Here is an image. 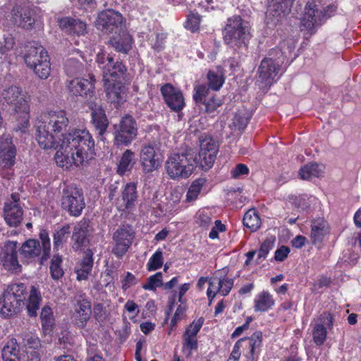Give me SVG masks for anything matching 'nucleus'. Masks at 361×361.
<instances>
[{
    "label": "nucleus",
    "mask_w": 361,
    "mask_h": 361,
    "mask_svg": "<svg viewBox=\"0 0 361 361\" xmlns=\"http://www.w3.org/2000/svg\"><path fill=\"white\" fill-rule=\"evenodd\" d=\"M336 7L334 5H329L319 11L313 0L307 1L300 23L302 29L312 33L314 28L330 18L336 12Z\"/></svg>",
    "instance_id": "0eeeda50"
},
{
    "label": "nucleus",
    "mask_w": 361,
    "mask_h": 361,
    "mask_svg": "<svg viewBox=\"0 0 361 361\" xmlns=\"http://www.w3.org/2000/svg\"><path fill=\"white\" fill-rule=\"evenodd\" d=\"M293 0H269L265 21L270 26L281 22L291 11Z\"/></svg>",
    "instance_id": "9d476101"
},
{
    "label": "nucleus",
    "mask_w": 361,
    "mask_h": 361,
    "mask_svg": "<svg viewBox=\"0 0 361 361\" xmlns=\"http://www.w3.org/2000/svg\"><path fill=\"white\" fill-rule=\"evenodd\" d=\"M248 343V350L245 356L251 360L258 357L262 346L263 335L260 331L254 332L250 337H245Z\"/></svg>",
    "instance_id": "473e14b6"
},
{
    "label": "nucleus",
    "mask_w": 361,
    "mask_h": 361,
    "mask_svg": "<svg viewBox=\"0 0 361 361\" xmlns=\"http://www.w3.org/2000/svg\"><path fill=\"white\" fill-rule=\"evenodd\" d=\"M137 198V185L128 183L123 187L121 196L115 203L116 207L120 212H130L135 208Z\"/></svg>",
    "instance_id": "6ab92c4d"
},
{
    "label": "nucleus",
    "mask_w": 361,
    "mask_h": 361,
    "mask_svg": "<svg viewBox=\"0 0 361 361\" xmlns=\"http://www.w3.org/2000/svg\"><path fill=\"white\" fill-rule=\"evenodd\" d=\"M123 21L121 13L114 10H106L98 15L96 25L104 32H116V30L121 27Z\"/></svg>",
    "instance_id": "f3484780"
},
{
    "label": "nucleus",
    "mask_w": 361,
    "mask_h": 361,
    "mask_svg": "<svg viewBox=\"0 0 361 361\" xmlns=\"http://www.w3.org/2000/svg\"><path fill=\"white\" fill-rule=\"evenodd\" d=\"M207 87L209 90L218 91L223 86L225 79L221 72L218 71H209L207 75Z\"/></svg>",
    "instance_id": "ea45409f"
},
{
    "label": "nucleus",
    "mask_w": 361,
    "mask_h": 361,
    "mask_svg": "<svg viewBox=\"0 0 361 361\" xmlns=\"http://www.w3.org/2000/svg\"><path fill=\"white\" fill-rule=\"evenodd\" d=\"M135 164V153L130 149H126L117 164L116 172L120 176L130 172Z\"/></svg>",
    "instance_id": "c9c22d12"
},
{
    "label": "nucleus",
    "mask_w": 361,
    "mask_h": 361,
    "mask_svg": "<svg viewBox=\"0 0 361 361\" xmlns=\"http://www.w3.org/2000/svg\"><path fill=\"white\" fill-rule=\"evenodd\" d=\"M219 278L218 277H214L209 281L207 295L210 301L214 298L217 293L220 294L221 287H219Z\"/></svg>",
    "instance_id": "13d9d810"
},
{
    "label": "nucleus",
    "mask_w": 361,
    "mask_h": 361,
    "mask_svg": "<svg viewBox=\"0 0 361 361\" xmlns=\"http://www.w3.org/2000/svg\"><path fill=\"white\" fill-rule=\"evenodd\" d=\"M70 234V226L66 224L60 229L56 231L54 234V247L58 250L63 243H65Z\"/></svg>",
    "instance_id": "49530a36"
},
{
    "label": "nucleus",
    "mask_w": 361,
    "mask_h": 361,
    "mask_svg": "<svg viewBox=\"0 0 361 361\" xmlns=\"http://www.w3.org/2000/svg\"><path fill=\"white\" fill-rule=\"evenodd\" d=\"M18 246L16 242L8 243L1 255L4 267L8 271H18L20 267L17 258Z\"/></svg>",
    "instance_id": "b1692460"
},
{
    "label": "nucleus",
    "mask_w": 361,
    "mask_h": 361,
    "mask_svg": "<svg viewBox=\"0 0 361 361\" xmlns=\"http://www.w3.org/2000/svg\"><path fill=\"white\" fill-rule=\"evenodd\" d=\"M166 105L171 110L180 112L185 106L182 92L170 83H166L160 89Z\"/></svg>",
    "instance_id": "aec40b11"
},
{
    "label": "nucleus",
    "mask_w": 361,
    "mask_h": 361,
    "mask_svg": "<svg viewBox=\"0 0 361 361\" xmlns=\"http://www.w3.org/2000/svg\"><path fill=\"white\" fill-rule=\"evenodd\" d=\"M166 36L163 33H157L149 37L150 44L152 48L157 51H160L164 47Z\"/></svg>",
    "instance_id": "e2e57ef3"
},
{
    "label": "nucleus",
    "mask_w": 361,
    "mask_h": 361,
    "mask_svg": "<svg viewBox=\"0 0 361 361\" xmlns=\"http://www.w3.org/2000/svg\"><path fill=\"white\" fill-rule=\"evenodd\" d=\"M249 122V118L240 114H236L233 120V124L238 130H243L246 128Z\"/></svg>",
    "instance_id": "338daca9"
},
{
    "label": "nucleus",
    "mask_w": 361,
    "mask_h": 361,
    "mask_svg": "<svg viewBox=\"0 0 361 361\" xmlns=\"http://www.w3.org/2000/svg\"><path fill=\"white\" fill-rule=\"evenodd\" d=\"M69 119L65 111H53L40 115L35 123V138L44 149H58L56 164L69 169L79 166L93 156L94 141L86 129L68 131Z\"/></svg>",
    "instance_id": "f257e3e1"
},
{
    "label": "nucleus",
    "mask_w": 361,
    "mask_h": 361,
    "mask_svg": "<svg viewBox=\"0 0 361 361\" xmlns=\"http://www.w3.org/2000/svg\"><path fill=\"white\" fill-rule=\"evenodd\" d=\"M107 99L116 105H121L126 101V87L120 81L104 82Z\"/></svg>",
    "instance_id": "393cba45"
},
{
    "label": "nucleus",
    "mask_w": 361,
    "mask_h": 361,
    "mask_svg": "<svg viewBox=\"0 0 361 361\" xmlns=\"http://www.w3.org/2000/svg\"><path fill=\"white\" fill-rule=\"evenodd\" d=\"M243 224L252 232H255L261 226V219L255 209H250L245 214Z\"/></svg>",
    "instance_id": "79ce46f5"
},
{
    "label": "nucleus",
    "mask_w": 361,
    "mask_h": 361,
    "mask_svg": "<svg viewBox=\"0 0 361 361\" xmlns=\"http://www.w3.org/2000/svg\"><path fill=\"white\" fill-rule=\"evenodd\" d=\"M1 97L20 119L18 129L25 131L30 126L29 98L20 87L13 85L4 88Z\"/></svg>",
    "instance_id": "f03ea898"
},
{
    "label": "nucleus",
    "mask_w": 361,
    "mask_h": 361,
    "mask_svg": "<svg viewBox=\"0 0 361 361\" xmlns=\"http://www.w3.org/2000/svg\"><path fill=\"white\" fill-rule=\"evenodd\" d=\"M334 314L330 312H323L317 319L316 324H322L323 326H326L331 329L334 326Z\"/></svg>",
    "instance_id": "bf43d9fd"
},
{
    "label": "nucleus",
    "mask_w": 361,
    "mask_h": 361,
    "mask_svg": "<svg viewBox=\"0 0 361 361\" xmlns=\"http://www.w3.org/2000/svg\"><path fill=\"white\" fill-rule=\"evenodd\" d=\"M140 161L145 173H152L161 166V155L154 143L144 145L140 152Z\"/></svg>",
    "instance_id": "9b49d317"
},
{
    "label": "nucleus",
    "mask_w": 361,
    "mask_h": 361,
    "mask_svg": "<svg viewBox=\"0 0 361 361\" xmlns=\"http://www.w3.org/2000/svg\"><path fill=\"white\" fill-rule=\"evenodd\" d=\"M41 300L42 298L39 291H38L35 287L32 286L27 305L28 314L30 317L37 315V311L39 309Z\"/></svg>",
    "instance_id": "a19ab883"
},
{
    "label": "nucleus",
    "mask_w": 361,
    "mask_h": 361,
    "mask_svg": "<svg viewBox=\"0 0 361 361\" xmlns=\"http://www.w3.org/2000/svg\"><path fill=\"white\" fill-rule=\"evenodd\" d=\"M164 263L163 252L158 249L149 259L147 263V269L149 271L161 268Z\"/></svg>",
    "instance_id": "3c124183"
},
{
    "label": "nucleus",
    "mask_w": 361,
    "mask_h": 361,
    "mask_svg": "<svg viewBox=\"0 0 361 361\" xmlns=\"http://www.w3.org/2000/svg\"><path fill=\"white\" fill-rule=\"evenodd\" d=\"M200 21V16L197 13L192 12L188 16L185 27L194 32L199 29Z\"/></svg>",
    "instance_id": "5fc2aeb1"
},
{
    "label": "nucleus",
    "mask_w": 361,
    "mask_h": 361,
    "mask_svg": "<svg viewBox=\"0 0 361 361\" xmlns=\"http://www.w3.org/2000/svg\"><path fill=\"white\" fill-rule=\"evenodd\" d=\"M25 292L26 286L23 283L7 286L0 296V314L4 318L17 314L25 299Z\"/></svg>",
    "instance_id": "7ed1b4c3"
},
{
    "label": "nucleus",
    "mask_w": 361,
    "mask_h": 361,
    "mask_svg": "<svg viewBox=\"0 0 361 361\" xmlns=\"http://www.w3.org/2000/svg\"><path fill=\"white\" fill-rule=\"evenodd\" d=\"M275 304V300L267 290H263L257 293L254 298L253 308L255 312H265L272 308Z\"/></svg>",
    "instance_id": "72a5a7b5"
},
{
    "label": "nucleus",
    "mask_w": 361,
    "mask_h": 361,
    "mask_svg": "<svg viewBox=\"0 0 361 361\" xmlns=\"http://www.w3.org/2000/svg\"><path fill=\"white\" fill-rule=\"evenodd\" d=\"M135 233L129 225H122L113 234L114 246L112 253L117 257H123L130 247Z\"/></svg>",
    "instance_id": "f8f14e48"
},
{
    "label": "nucleus",
    "mask_w": 361,
    "mask_h": 361,
    "mask_svg": "<svg viewBox=\"0 0 361 361\" xmlns=\"http://www.w3.org/2000/svg\"><path fill=\"white\" fill-rule=\"evenodd\" d=\"M93 252L87 250L82 259L78 262L75 267V272L78 281L86 280L93 266Z\"/></svg>",
    "instance_id": "7c9ffc66"
},
{
    "label": "nucleus",
    "mask_w": 361,
    "mask_h": 361,
    "mask_svg": "<svg viewBox=\"0 0 361 361\" xmlns=\"http://www.w3.org/2000/svg\"><path fill=\"white\" fill-rule=\"evenodd\" d=\"M219 287H221L220 295L226 296L230 293L231 290L232 289L234 281L233 279L223 277L219 278Z\"/></svg>",
    "instance_id": "680f3d73"
},
{
    "label": "nucleus",
    "mask_w": 361,
    "mask_h": 361,
    "mask_svg": "<svg viewBox=\"0 0 361 361\" xmlns=\"http://www.w3.org/2000/svg\"><path fill=\"white\" fill-rule=\"evenodd\" d=\"M329 233V224L324 219L319 218L312 221L310 238L312 244H321Z\"/></svg>",
    "instance_id": "c85d7f7f"
},
{
    "label": "nucleus",
    "mask_w": 361,
    "mask_h": 361,
    "mask_svg": "<svg viewBox=\"0 0 361 361\" xmlns=\"http://www.w3.org/2000/svg\"><path fill=\"white\" fill-rule=\"evenodd\" d=\"M40 242L35 239L26 240L21 246L20 254L27 260H38L43 264L49 257L51 251V242L49 233L45 229H41L39 233Z\"/></svg>",
    "instance_id": "20e7f679"
},
{
    "label": "nucleus",
    "mask_w": 361,
    "mask_h": 361,
    "mask_svg": "<svg viewBox=\"0 0 361 361\" xmlns=\"http://www.w3.org/2000/svg\"><path fill=\"white\" fill-rule=\"evenodd\" d=\"M296 45V42L294 39L290 38L283 40L279 44V47L273 50L271 54H273L274 52H277L278 49L280 51V55L278 57H280L283 62V59L290 56V54L294 51Z\"/></svg>",
    "instance_id": "c03bdc74"
},
{
    "label": "nucleus",
    "mask_w": 361,
    "mask_h": 361,
    "mask_svg": "<svg viewBox=\"0 0 361 361\" xmlns=\"http://www.w3.org/2000/svg\"><path fill=\"white\" fill-rule=\"evenodd\" d=\"M16 150L9 135L0 137V166L10 169L15 164Z\"/></svg>",
    "instance_id": "5701e85b"
},
{
    "label": "nucleus",
    "mask_w": 361,
    "mask_h": 361,
    "mask_svg": "<svg viewBox=\"0 0 361 361\" xmlns=\"http://www.w3.org/2000/svg\"><path fill=\"white\" fill-rule=\"evenodd\" d=\"M87 227L86 221H80L75 226L72 235L74 250H79L84 245L87 235Z\"/></svg>",
    "instance_id": "e433bc0d"
},
{
    "label": "nucleus",
    "mask_w": 361,
    "mask_h": 361,
    "mask_svg": "<svg viewBox=\"0 0 361 361\" xmlns=\"http://www.w3.org/2000/svg\"><path fill=\"white\" fill-rule=\"evenodd\" d=\"M40 318L43 331L44 333H49L54 324V317L51 307L44 306L42 309Z\"/></svg>",
    "instance_id": "37998d69"
},
{
    "label": "nucleus",
    "mask_w": 361,
    "mask_h": 361,
    "mask_svg": "<svg viewBox=\"0 0 361 361\" xmlns=\"http://www.w3.org/2000/svg\"><path fill=\"white\" fill-rule=\"evenodd\" d=\"M61 204L71 216H80L85 205L82 190L73 186L64 188Z\"/></svg>",
    "instance_id": "6e6552de"
},
{
    "label": "nucleus",
    "mask_w": 361,
    "mask_h": 361,
    "mask_svg": "<svg viewBox=\"0 0 361 361\" xmlns=\"http://www.w3.org/2000/svg\"><path fill=\"white\" fill-rule=\"evenodd\" d=\"M14 37L11 34L4 35V41L1 42L0 51L2 54L12 49L15 45Z\"/></svg>",
    "instance_id": "69168bd1"
},
{
    "label": "nucleus",
    "mask_w": 361,
    "mask_h": 361,
    "mask_svg": "<svg viewBox=\"0 0 361 361\" xmlns=\"http://www.w3.org/2000/svg\"><path fill=\"white\" fill-rule=\"evenodd\" d=\"M291 203L294 204L296 207L305 209L310 207L312 203L314 197L312 196H309L306 194L300 195L298 196H292L290 197Z\"/></svg>",
    "instance_id": "8fccbe9b"
},
{
    "label": "nucleus",
    "mask_w": 361,
    "mask_h": 361,
    "mask_svg": "<svg viewBox=\"0 0 361 361\" xmlns=\"http://www.w3.org/2000/svg\"><path fill=\"white\" fill-rule=\"evenodd\" d=\"M109 61L107 63V66H102L104 82L120 81L127 71L126 66L118 61H114L113 59Z\"/></svg>",
    "instance_id": "bb28decb"
},
{
    "label": "nucleus",
    "mask_w": 361,
    "mask_h": 361,
    "mask_svg": "<svg viewBox=\"0 0 361 361\" xmlns=\"http://www.w3.org/2000/svg\"><path fill=\"white\" fill-rule=\"evenodd\" d=\"M327 337V331L322 324H315L312 329L313 341L317 345L324 344Z\"/></svg>",
    "instance_id": "de8ad7c7"
},
{
    "label": "nucleus",
    "mask_w": 361,
    "mask_h": 361,
    "mask_svg": "<svg viewBox=\"0 0 361 361\" xmlns=\"http://www.w3.org/2000/svg\"><path fill=\"white\" fill-rule=\"evenodd\" d=\"M109 42L116 51L128 54L132 48L133 38L128 32H123L114 36Z\"/></svg>",
    "instance_id": "f704fd0d"
},
{
    "label": "nucleus",
    "mask_w": 361,
    "mask_h": 361,
    "mask_svg": "<svg viewBox=\"0 0 361 361\" xmlns=\"http://www.w3.org/2000/svg\"><path fill=\"white\" fill-rule=\"evenodd\" d=\"M162 285V274L157 272L147 279V283L143 284L142 288L145 290H154Z\"/></svg>",
    "instance_id": "864d4df0"
},
{
    "label": "nucleus",
    "mask_w": 361,
    "mask_h": 361,
    "mask_svg": "<svg viewBox=\"0 0 361 361\" xmlns=\"http://www.w3.org/2000/svg\"><path fill=\"white\" fill-rule=\"evenodd\" d=\"M282 63L280 57H277L276 59L265 58L262 61L257 73L259 79L264 87H270L278 78L277 75Z\"/></svg>",
    "instance_id": "ddd939ff"
},
{
    "label": "nucleus",
    "mask_w": 361,
    "mask_h": 361,
    "mask_svg": "<svg viewBox=\"0 0 361 361\" xmlns=\"http://www.w3.org/2000/svg\"><path fill=\"white\" fill-rule=\"evenodd\" d=\"M200 149L199 152L201 167L207 171L213 166L219 151V145L210 137L200 139Z\"/></svg>",
    "instance_id": "dca6fc26"
},
{
    "label": "nucleus",
    "mask_w": 361,
    "mask_h": 361,
    "mask_svg": "<svg viewBox=\"0 0 361 361\" xmlns=\"http://www.w3.org/2000/svg\"><path fill=\"white\" fill-rule=\"evenodd\" d=\"M49 58L47 51L41 45L30 46L25 56V61L28 67L36 66Z\"/></svg>",
    "instance_id": "2f4dec72"
},
{
    "label": "nucleus",
    "mask_w": 361,
    "mask_h": 361,
    "mask_svg": "<svg viewBox=\"0 0 361 361\" xmlns=\"http://www.w3.org/2000/svg\"><path fill=\"white\" fill-rule=\"evenodd\" d=\"M245 341H246V338H242L235 343L229 357L234 359V360H239L241 355L240 349L243 347V343Z\"/></svg>",
    "instance_id": "774afa93"
},
{
    "label": "nucleus",
    "mask_w": 361,
    "mask_h": 361,
    "mask_svg": "<svg viewBox=\"0 0 361 361\" xmlns=\"http://www.w3.org/2000/svg\"><path fill=\"white\" fill-rule=\"evenodd\" d=\"M324 166L316 163H310L304 166L299 172L300 178L309 180L313 177H320L324 173Z\"/></svg>",
    "instance_id": "58836bf2"
},
{
    "label": "nucleus",
    "mask_w": 361,
    "mask_h": 361,
    "mask_svg": "<svg viewBox=\"0 0 361 361\" xmlns=\"http://www.w3.org/2000/svg\"><path fill=\"white\" fill-rule=\"evenodd\" d=\"M11 14L15 23L24 28L30 29L35 23L31 11L27 7L16 5L12 9Z\"/></svg>",
    "instance_id": "c756f323"
},
{
    "label": "nucleus",
    "mask_w": 361,
    "mask_h": 361,
    "mask_svg": "<svg viewBox=\"0 0 361 361\" xmlns=\"http://www.w3.org/2000/svg\"><path fill=\"white\" fill-rule=\"evenodd\" d=\"M59 27L70 35H83L87 32V24L80 19L65 17L59 20Z\"/></svg>",
    "instance_id": "cd10ccee"
},
{
    "label": "nucleus",
    "mask_w": 361,
    "mask_h": 361,
    "mask_svg": "<svg viewBox=\"0 0 361 361\" xmlns=\"http://www.w3.org/2000/svg\"><path fill=\"white\" fill-rule=\"evenodd\" d=\"M31 68L33 69L34 72L39 78L47 79L50 75L51 71L49 58L44 59L43 62L38 63L36 66H32Z\"/></svg>",
    "instance_id": "603ef678"
},
{
    "label": "nucleus",
    "mask_w": 361,
    "mask_h": 361,
    "mask_svg": "<svg viewBox=\"0 0 361 361\" xmlns=\"http://www.w3.org/2000/svg\"><path fill=\"white\" fill-rule=\"evenodd\" d=\"M3 361H20V348L16 338L9 339L1 350Z\"/></svg>",
    "instance_id": "4c0bfd02"
},
{
    "label": "nucleus",
    "mask_w": 361,
    "mask_h": 361,
    "mask_svg": "<svg viewBox=\"0 0 361 361\" xmlns=\"http://www.w3.org/2000/svg\"><path fill=\"white\" fill-rule=\"evenodd\" d=\"M65 68L68 74L75 75L83 71V64L75 59H69L66 62Z\"/></svg>",
    "instance_id": "6e6d98bb"
},
{
    "label": "nucleus",
    "mask_w": 361,
    "mask_h": 361,
    "mask_svg": "<svg viewBox=\"0 0 361 361\" xmlns=\"http://www.w3.org/2000/svg\"><path fill=\"white\" fill-rule=\"evenodd\" d=\"M23 215V211L20 203V195L18 193H13L11 199L4 204V220L9 226L17 227L22 221Z\"/></svg>",
    "instance_id": "2eb2a0df"
},
{
    "label": "nucleus",
    "mask_w": 361,
    "mask_h": 361,
    "mask_svg": "<svg viewBox=\"0 0 361 361\" xmlns=\"http://www.w3.org/2000/svg\"><path fill=\"white\" fill-rule=\"evenodd\" d=\"M196 223L200 226L207 228L212 224L211 214L205 210L199 211L196 215Z\"/></svg>",
    "instance_id": "4d7b16f0"
},
{
    "label": "nucleus",
    "mask_w": 361,
    "mask_h": 361,
    "mask_svg": "<svg viewBox=\"0 0 361 361\" xmlns=\"http://www.w3.org/2000/svg\"><path fill=\"white\" fill-rule=\"evenodd\" d=\"M250 24L242 19L239 16L235 15L227 20V23L223 30L224 39L231 46L240 47L242 44L247 45L250 38Z\"/></svg>",
    "instance_id": "39448f33"
},
{
    "label": "nucleus",
    "mask_w": 361,
    "mask_h": 361,
    "mask_svg": "<svg viewBox=\"0 0 361 361\" xmlns=\"http://www.w3.org/2000/svg\"><path fill=\"white\" fill-rule=\"evenodd\" d=\"M137 136V124L133 116H123L115 126L114 142L117 145L128 146Z\"/></svg>",
    "instance_id": "1a4fd4ad"
},
{
    "label": "nucleus",
    "mask_w": 361,
    "mask_h": 361,
    "mask_svg": "<svg viewBox=\"0 0 361 361\" xmlns=\"http://www.w3.org/2000/svg\"><path fill=\"white\" fill-rule=\"evenodd\" d=\"M92 123L98 132L99 136L102 137L106 133L109 126V121L106 116L104 110L100 105L95 102H90Z\"/></svg>",
    "instance_id": "a878e982"
},
{
    "label": "nucleus",
    "mask_w": 361,
    "mask_h": 361,
    "mask_svg": "<svg viewBox=\"0 0 361 361\" xmlns=\"http://www.w3.org/2000/svg\"><path fill=\"white\" fill-rule=\"evenodd\" d=\"M196 166L195 159L188 153L173 154L166 161L167 174L172 179L188 178Z\"/></svg>",
    "instance_id": "423d86ee"
},
{
    "label": "nucleus",
    "mask_w": 361,
    "mask_h": 361,
    "mask_svg": "<svg viewBox=\"0 0 361 361\" xmlns=\"http://www.w3.org/2000/svg\"><path fill=\"white\" fill-rule=\"evenodd\" d=\"M193 99L199 106L203 105L207 113L214 112L223 101L216 95H210L209 88L205 84H199L194 87Z\"/></svg>",
    "instance_id": "4468645a"
},
{
    "label": "nucleus",
    "mask_w": 361,
    "mask_h": 361,
    "mask_svg": "<svg viewBox=\"0 0 361 361\" xmlns=\"http://www.w3.org/2000/svg\"><path fill=\"white\" fill-rule=\"evenodd\" d=\"M94 81L92 75L88 79L76 78L68 82V89L74 96L92 97L94 94Z\"/></svg>",
    "instance_id": "4be33fe9"
},
{
    "label": "nucleus",
    "mask_w": 361,
    "mask_h": 361,
    "mask_svg": "<svg viewBox=\"0 0 361 361\" xmlns=\"http://www.w3.org/2000/svg\"><path fill=\"white\" fill-rule=\"evenodd\" d=\"M25 350L40 349L41 341L35 335L27 336L24 338Z\"/></svg>",
    "instance_id": "0e129e2a"
},
{
    "label": "nucleus",
    "mask_w": 361,
    "mask_h": 361,
    "mask_svg": "<svg viewBox=\"0 0 361 361\" xmlns=\"http://www.w3.org/2000/svg\"><path fill=\"white\" fill-rule=\"evenodd\" d=\"M92 315L91 302L82 295H78L75 299L73 320L75 325L83 329Z\"/></svg>",
    "instance_id": "a211bd4d"
},
{
    "label": "nucleus",
    "mask_w": 361,
    "mask_h": 361,
    "mask_svg": "<svg viewBox=\"0 0 361 361\" xmlns=\"http://www.w3.org/2000/svg\"><path fill=\"white\" fill-rule=\"evenodd\" d=\"M204 183L203 179H197L192 183L186 194L185 200L187 202H193L197 198Z\"/></svg>",
    "instance_id": "09e8293b"
},
{
    "label": "nucleus",
    "mask_w": 361,
    "mask_h": 361,
    "mask_svg": "<svg viewBox=\"0 0 361 361\" xmlns=\"http://www.w3.org/2000/svg\"><path fill=\"white\" fill-rule=\"evenodd\" d=\"M274 242L275 239L273 238H267L261 245V247L258 251V258L264 259L269 251L273 248Z\"/></svg>",
    "instance_id": "052dcab7"
},
{
    "label": "nucleus",
    "mask_w": 361,
    "mask_h": 361,
    "mask_svg": "<svg viewBox=\"0 0 361 361\" xmlns=\"http://www.w3.org/2000/svg\"><path fill=\"white\" fill-rule=\"evenodd\" d=\"M204 319L200 317L197 320L192 322L185 329L183 336V348L184 353L190 356L193 350L197 349V335L201 329Z\"/></svg>",
    "instance_id": "412c9836"
},
{
    "label": "nucleus",
    "mask_w": 361,
    "mask_h": 361,
    "mask_svg": "<svg viewBox=\"0 0 361 361\" xmlns=\"http://www.w3.org/2000/svg\"><path fill=\"white\" fill-rule=\"evenodd\" d=\"M63 259L59 255H55L53 256L49 267L50 274L54 280H58L61 279L64 271L62 268Z\"/></svg>",
    "instance_id": "a18cd8bd"
}]
</instances>
